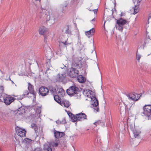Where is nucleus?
Segmentation results:
<instances>
[{
  "label": "nucleus",
  "instance_id": "nucleus-1",
  "mask_svg": "<svg viewBox=\"0 0 151 151\" xmlns=\"http://www.w3.org/2000/svg\"><path fill=\"white\" fill-rule=\"evenodd\" d=\"M83 58L81 57L73 55L72 61V67L70 69L69 75L71 78L77 76L79 74V71L77 69H80L82 67V61Z\"/></svg>",
  "mask_w": 151,
  "mask_h": 151
},
{
  "label": "nucleus",
  "instance_id": "nucleus-2",
  "mask_svg": "<svg viewBox=\"0 0 151 151\" xmlns=\"http://www.w3.org/2000/svg\"><path fill=\"white\" fill-rule=\"evenodd\" d=\"M141 114L143 116H145L148 119H151V105H145L143 108V111Z\"/></svg>",
  "mask_w": 151,
  "mask_h": 151
},
{
  "label": "nucleus",
  "instance_id": "nucleus-3",
  "mask_svg": "<svg viewBox=\"0 0 151 151\" xmlns=\"http://www.w3.org/2000/svg\"><path fill=\"white\" fill-rule=\"evenodd\" d=\"M67 93L69 95L72 96H76L75 95L78 94L80 93V90L79 88L74 85L70 87L67 90Z\"/></svg>",
  "mask_w": 151,
  "mask_h": 151
},
{
  "label": "nucleus",
  "instance_id": "nucleus-4",
  "mask_svg": "<svg viewBox=\"0 0 151 151\" xmlns=\"http://www.w3.org/2000/svg\"><path fill=\"white\" fill-rule=\"evenodd\" d=\"M116 22L117 24L116 25V28L122 32L123 28L124 25L127 23V21L122 18H120L116 21Z\"/></svg>",
  "mask_w": 151,
  "mask_h": 151
},
{
  "label": "nucleus",
  "instance_id": "nucleus-5",
  "mask_svg": "<svg viewBox=\"0 0 151 151\" xmlns=\"http://www.w3.org/2000/svg\"><path fill=\"white\" fill-rule=\"evenodd\" d=\"M92 104L93 106L95 107L94 108V111L96 112L99 111V108L98 106L99 102L98 100L95 97H92L91 98Z\"/></svg>",
  "mask_w": 151,
  "mask_h": 151
},
{
  "label": "nucleus",
  "instance_id": "nucleus-6",
  "mask_svg": "<svg viewBox=\"0 0 151 151\" xmlns=\"http://www.w3.org/2000/svg\"><path fill=\"white\" fill-rule=\"evenodd\" d=\"M75 119L73 120L74 122L81 121L82 119H86V116L85 114L80 113L75 115Z\"/></svg>",
  "mask_w": 151,
  "mask_h": 151
},
{
  "label": "nucleus",
  "instance_id": "nucleus-7",
  "mask_svg": "<svg viewBox=\"0 0 151 151\" xmlns=\"http://www.w3.org/2000/svg\"><path fill=\"white\" fill-rule=\"evenodd\" d=\"M15 130L17 134L20 137L25 136L26 131L24 129H22L18 127L15 128Z\"/></svg>",
  "mask_w": 151,
  "mask_h": 151
},
{
  "label": "nucleus",
  "instance_id": "nucleus-8",
  "mask_svg": "<svg viewBox=\"0 0 151 151\" xmlns=\"http://www.w3.org/2000/svg\"><path fill=\"white\" fill-rule=\"evenodd\" d=\"M48 92V89L45 87L42 86L40 88L39 93L42 96H44L47 95Z\"/></svg>",
  "mask_w": 151,
  "mask_h": 151
},
{
  "label": "nucleus",
  "instance_id": "nucleus-9",
  "mask_svg": "<svg viewBox=\"0 0 151 151\" xmlns=\"http://www.w3.org/2000/svg\"><path fill=\"white\" fill-rule=\"evenodd\" d=\"M15 99L14 98L9 96L4 99V102L6 105H9L14 101Z\"/></svg>",
  "mask_w": 151,
  "mask_h": 151
},
{
  "label": "nucleus",
  "instance_id": "nucleus-10",
  "mask_svg": "<svg viewBox=\"0 0 151 151\" xmlns=\"http://www.w3.org/2000/svg\"><path fill=\"white\" fill-rule=\"evenodd\" d=\"M28 89L30 93L32 95L34 98L35 99L36 93L34 91V86L29 82L28 83Z\"/></svg>",
  "mask_w": 151,
  "mask_h": 151
},
{
  "label": "nucleus",
  "instance_id": "nucleus-11",
  "mask_svg": "<svg viewBox=\"0 0 151 151\" xmlns=\"http://www.w3.org/2000/svg\"><path fill=\"white\" fill-rule=\"evenodd\" d=\"M137 94L135 93H130L129 94H127V96L128 98L129 99L136 101H137L139 99L136 98Z\"/></svg>",
  "mask_w": 151,
  "mask_h": 151
},
{
  "label": "nucleus",
  "instance_id": "nucleus-12",
  "mask_svg": "<svg viewBox=\"0 0 151 151\" xmlns=\"http://www.w3.org/2000/svg\"><path fill=\"white\" fill-rule=\"evenodd\" d=\"M54 134L55 138L58 139L63 137L65 135V133L63 132H60L55 130Z\"/></svg>",
  "mask_w": 151,
  "mask_h": 151
},
{
  "label": "nucleus",
  "instance_id": "nucleus-13",
  "mask_svg": "<svg viewBox=\"0 0 151 151\" xmlns=\"http://www.w3.org/2000/svg\"><path fill=\"white\" fill-rule=\"evenodd\" d=\"M95 32V29L94 28H92L90 30L86 32L85 34L88 35V37H91L94 35V33Z\"/></svg>",
  "mask_w": 151,
  "mask_h": 151
},
{
  "label": "nucleus",
  "instance_id": "nucleus-14",
  "mask_svg": "<svg viewBox=\"0 0 151 151\" xmlns=\"http://www.w3.org/2000/svg\"><path fill=\"white\" fill-rule=\"evenodd\" d=\"M60 104L62 106H64L65 107L68 108L70 106V104L69 101L67 100H63L62 102L60 103Z\"/></svg>",
  "mask_w": 151,
  "mask_h": 151
},
{
  "label": "nucleus",
  "instance_id": "nucleus-15",
  "mask_svg": "<svg viewBox=\"0 0 151 151\" xmlns=\"http://www.w3.org/2000/svg\"><path fill=\"white\" fill-rule=\"evenodd\" d=\"M58 91V96L61 97L64 95L65 91L63 89L61 88H59L57 89Z\"/></svg>",
  "mask_w": 151,
  "mask_h": 151
},
{
  "label": "nucleus",
  "instance_id": "nucleus-16",
  "mask_svg": "<svg viewBox=\"0 0 151 151\" xmlns=\"http://www.w3.org/2000/svg\"><path fill=\"white\" fill-rule=\"evenodd\" d=\"M86 95L88 97L91 98H92L93 97L92 95L93 94V92H92V91L90 90H86L85 91Z\"/></svg>",
  "mask_w": 151,
  "mask_h": 151
},
{
  "label": "nucleus",
  "instance_id": "nucleus-17",
  "mask_svg": "<svg viewBox=\"0 0 151 151\" xmlns=\"http://www.w3.org/2000/svg\"><path fill=\"white\" fill-rule=\"evenodd\" d=\"M60 143V141L58 139H56L55 141L51 142L49 143L50 145L53 147H57Z\"/></svg>",
  "mask_w": 151,
  "mask_h": 151
},
{
  "label": "nucleus",
  "instance_id": "nucleus-18",
  "mask_svg": "<svg viewBox=\"0 0 151 151\" xmlns=\"http://www.w3.org/2000/svg\"><path fill=\"white\" fill-rule=\"evenodd\" d=\"M77 76V79L79 82L83 83L85 81L86 79L82 75H80Z\"/></svg>",
  "mask_w": 151,
  "mask_h": 151
},
{
  "label": "nucleus",
  "instance_id": "nucleus-19",
  "mask_svg": "<svg viewBox=\"0 0 151 151\" xmlns=\"http://www.w3.org/2000/svg\"><path fill=\"white\" fill-rule=\"evenodd\" d=\"M47 31L46 28L44 27H40L39 29V33L40 35H43Z\"/></svg>",
  "mask_w": 151,
  "mask_h": 151
},
{
  "label": "nucleus",
  "instance_id": "nucleus-20",
  "mask_svg": "<svg viewBox=\"0 0 151 151\" xmlns=\"http://www.w3.org/2000/svg\"><path fill=\"white\" fill-rule=\"evenodd\" d=\"M51 145L50 144H46L44 145V150L46 151H52V148L51 147Z\"/></svg>",
  "mask_w": 151,
  "mask_h": 151
},
{
  "label": "nucleus",
  "instance_id": "nucleus-21",
  "mask_svg": "<svg viewBox=\"0 0 151 151\" xmlns=\"http://www.w3.org/2000/svg\"><path fill=\"white\" fill-rule=\"evenodd\" d=\"M132 131L134 134V136L135 138L139 136L140 132L136 129H133Z\"/></svg>",
  "mask_w": 151,
  "mask_h": 151
},
{
  "label": "nucleus",
  "instance_id": "nucleus-22",
  "mask_svg": "<svg viewBox=\"0 0 151 151\" xmlns=\"http://www.w3.org/2000/svg\"><path fill=\"white\" fill-rule=\"evenodd\" d=\"M54 98L55 100L59 104L61 103V98L58 95H54Z\"/></svg>",
  "mask_w": 151,
  "mask_h": 151
},
{
  "label": "nucleus",
  "instance_id": "nucleus-23",
  "mask_svg": "<svg viewBox=\"0 0 151 151\" xmlns=\"http://www.w3.org/2000/svg\"><path fill=\"white\" fill-rule=\"evenodd\" d=\"M59 81L60 82L63 81L65 78V76L64 75L59 74Z\"/></svg>",
  "mask_w": 151,
  "mask_h": 151
},
{
  "label": "nucleus",
  "instance_id": "nucleus-24",
  "mask_svg": "<svg viewBox=\"0 0 151 151\" xmlns=\"http://www.w3.org/2000/svg\"><path fill=\"white\" fill-rule=\"evenodd\" d=\"M68 114L70 117L71 119V120L72 122H73V120L75 119V116L72 114L70 112L68 111Z\"/></svg>",
  "mask_w": 151,
  "mask_h": 151
},
{
  "label": "nucleus",
  "instance_id": "nucleus-25",
  "mask_svg": "<svg viewBox=\"0 0 151 151\" xmlns=\"http://www.w3.org/2000/svg\"><path fill=\"white\" fill-rule=\"evenodd\" d=\"M31 127L33 129L35 132L37 130V127L36 124L34 123H32L31 124Z\"/></svg>",
  "mask_w": 151,
  "mask_h": 151
},
{
  "label": "nucleus",
  "instance_id": "nucleus-26",
  "mask_svg": "<svg viewBox=\"0 0 151 151\" xmlns=\"http://www.w3.org/2000/svg\"><path fill=\"white\" fill-rule=\"evenodd\" d=\"M57 124H65L66 123V122L65 119H63L62 121H60L59 120H58L56 121V122Z\"/></svg>",
  "mask_w": 151,
  "mask_h": 151
},
{
  "label": "nucleus",
  "instance_id": "nucleus-27",
  "mask_svg": "<svg viewBox=\"0 0 151 151\" xmlns=\"http://www.w3.org/2000/svg\"><path fill=\"white\" fill-rule=\"evenodd\" d=\"M141 58V55L139 54L137 52L136 54V59L137 60L138 62H139Z\"/></svg>",
  "mask_w": 151,
  "mask_h": 151
},
{
  "label": "nucleus",
  "instance_id": "nucleus-28",
  "mask_svg": "<svg viewBox=\"0 0 151 151\" xmlns=\"http://www.w3.org/2000/svg\"><path fill=\"white\" fill-rule=\"evenodd\" d=\"M36 113L38 114H40L41 112V108L38 107L36 109Z\"/></svg>",
  "mask_w": 151,
  "mask_h": 151
},
{
  "label": "nucleus",
  "instance_id": "nucleus-29",
  "mask_svg": "<svg viewBox=\"0 0 151 151\" xmlns=\"http://www.w3.org/2000/svg\"><path fill=\"white\" fill-rule=\"evenodd\" d=\"M138 12V10L137 9V7L135 6L134 7V14H135L136 13H137Z\"/></svg>",
  "mask_w": 151,
  "mask_h": 151
},
{
  "label": "nucleus",
  "instance_id": "nucleus-30",
  "mask_svg": "<svg viewBox=\"0 0 151 151\" xmlns=\"http://www.w3.org/2000/svg\"><path fill=\"white\" fill-rule=\"evenodd\" d=\"M44 42L46 43L47 44V36L46 35H44Z\"/></svg>",
  "mask_w": 151,
  "mask_h": 151
},
{
  "label": "nucleus",
  "instance_id": "nucleus-31",
  "mask_svg": "<svg viewBox=\"0 0 151 151\" xmlns=\"http://www.w3.org/2000/svg\"><path fill=\"white\" fill-rule=\"evenodd\" d=\"M65 32L68 34H71V32L69 30L68 27H67V29L66 30Z\"/></svg>",
  "mask_w": 151,
  "mask_h": 151
},
{
  "label": "nucleus",
  "instance_id": "nucleus-32",
  "mask_svg": "<svg viewBox=\"0 0 151 151\" xmlns=\"http://www.w3.org/2000/svg\"><path fill=\"white\" fill-rule=\"evenodd\" d=\"M29 92H28V91L27 90H26V91H25L24 93H23V95H27L29 94Z\"/></svg>",
  "mask_w": 151,
  "mask_h": 151
},
{
  "label": "nucleus",
  "instance_id": "nucleus-33",
  "mask_svg": "<svg viewBox=\"0 0 151 151\" xmlns=\"http://www.w3.org/2000/svg\"><path fill=\"white\" fill-rule=\"evenodd\" d=\"M34 151H42V150L40 148H37L35 149Z\"/></svg>",
  "mask_w": 151,
  "mask_h": 151
},
{
  "label": "nucleus",
  "instance_id": "nucleus-34",
  "mask_svg": "<svg viewBox=\"0 0 151 151\" xmlns=\"http://www.w3.org/2000/svg\"><path fill=\"white\" fill-rule=\"evenodd\" d=\"M0 90L1 91V93H2V92H3V91L4 90V89L3 87L2 86H1L0 87Z\"/></svg>",
  "mask_w": 151,
  "mask_h": 151
},
{
  "label": "nucleus",
  "instance_id": "nucleus-35",
  "mask_svg": "<svg viewBox=\"0 0 151 151\" xmlns=\"http://www.w3.org/2000/svg\"><path fill=\"white\" fill-rule=\"evenodd\" d=\"M62 43H63V44H64V45H65V46H66V45H68V44L67 43V42L66 41H65V42H61Z\"/></svg>",
  "mask_w": 151,
  "mask_h": 151
},
{
  "label": "nucleus",
  "instance_id": "nucleus-36",
  "mask_svg": "<svg viewBox=\"0 0 151 151\" xmlns=\"http://www.w3.org/2000/svg\"><path fill=\"white\" fill-rule=\"evenodd\" d=\"M26 141L28 142H30L32 141V140L28 138H26L25 140Z\"/></svg>",
  "mask_w": 151,
  "mask_h": 151
},
{
  "label": "nucleus",
  "instance_id": "nucleus-37",
  "mask_svg": "<svg viewBox=\"0 0 151 151\" xmlns=\"http://www.w3.org/2000/svg\"><path fill=\"white\" fill-rule=\"evenodd\" d=\"M99 122H101V121H99L97 122H95L94 123V124L96 125V126L98 124H99Z\"/></svg>",
  "mask_w": 151,
  "mask_h": 151
},
{
  "label": "nucleus",
  "instance_id": "nucleus-38",
  "mask_svg": "<svg viewBox=\"0 0 151 151\" xmlns=\"http://www.w3.org/2000/svg\"><path fill=\"white\" fill-rule=\"evenodd\" d=\"M76 35H78V30H77V29H76ZM72 35H73V34H72ZM73 35H75V34H73Z\"/></svg>",
  "mask_w": 151,
  "mask_h": 151
},
{
  "label": "nucleus",
  "instance_id": "nucleus-39",
  "mask_svg": "<svg viewBox=\"0 0 151 151\" xmlns=\"http://www.w3.org/2000/svg\"><path fill=\"white\" fill-rule=\"evenodd\" d=\"M93 11H94V13L95 14L97 13V9H96L93 10Z\"/></svg>",
  "mask_w": 151,
  "mask_h": 151
},
{
  "label": "nucleus",
  "instance_id": "nucleus-40",
  "mask_svg": "<svg viewBox=\"0 0 151 151\" xmlns=\"http://www.w3.org/2000/svg\"><path fill=\"white\" fill-rule=\"evenodd\" d=\"M94 51V53L96 54V52L95 51V48L94 47H93V50H92V51L91 52V53H92L93 51Z\"/></svg>",
  "mask_w": 151,
  "mask_h": 151
},
{
  "label": "nucleus",
  "instance_id": "nucleus-41",
  "mask_svg": "<svg viewBox=\"0 0 151 151\" xmlns=\"http://www.w3.org/2000/svg\"><path fill=\"white\" fill-rule=\"evenodd\" d=\"M106 17V14L104 13V17Z\"/></svg>",
  "mask_w": 151,
  "mask_h": 151
},
{
  "label": "nucleus",
  "instance_id": "nucleus-42",
  "mask_svg": "<svg viewBox=\"0 0 151 151\" xmlns=\"http://www.w3.org/2000/svg\"><path fill=\"white\" fill-rule=\"evenodd\" d=\"M124 15V14H123L122 12L121 13V16H123Z\"/></svg>",
  "mask_w": 151,
  "mask_h": 151
},
{
  "label": "nucleus",
  "instance_id": "nucleus-43",
  "mask_svg": "<svg viewBox=\"0 0 151 151\" xmlns=\"http://www.w3.org/2000/svg\"><path fill=\"white\" fill-rule=\"evenodd\" d=\"M9 79H10V81H11L12 82V83H14L13 81H12V80H11L10 78H9Z\"/></svg>",
  "mask_w": 151,
  "mask_h": 151
},
{
  "label": "nucleus",
  "instance_id": "nucleus-44",
  "mask_svg": "<svg viewBox=\"0 0 151 151\" xmlns=\"http://www.w3.org/2000/svg\"><path fill=\"white\" fill-rule=\"evenodd\" d=\"M95 20V19L94 18L92 20H91V21H94Z\"/></svg>",
  "mask_w": 151,
  "mask_h": 151
},
{
  "label": "nucleus",
  "instance_id": "nucleus-45",
  "mask_svg": "<svg viewBox=\"0 0 151 151\" xmlns=\"http://www.w3.org/2000/svg\"><path fill=\"white\" fill-rule=\"evenodd\" d=\"M117 151H122L120 150H117Z\"/></svg>",
  "mask_w": 151,
  "mask_h": 151
},
{
  "label": "nucleus",
  "instance_id": "nucleus-46",
  "mask_svg": "<svg viewBox=\"0 0 151 151\" xmlns=\"http://www.w3.org/2000/svg\"><path fill=\"white\" fill-rule=\"evenodd\" d=\"M150 18H151V17H149L148 19H149Z\"/></svg>",
  "mask_w": 151,
  "mask_h": 151
},
{
  "label": "nucleus",
  "instance_id": "nucleus-47",
  "mask_svg": "<svg viewBox=\"0 0 151 151\" xmlns=\"http://www.w3.org/2000/svg\"><path fill=\"white\" fill-rule=\"evenodd\" d=\"M36 1H40L41 0H36Z\"/></svg>",
  "mask_w": 151,
  "mask_h": 151
},
{
  "label": "nucleus",
  "instance_id": "nucleus-48",
  "mask_svg": "<svg viewBox=\"0 0 151 151\" xmlns=\"http://www.w3.org/2000/svg\"><path fill=\"white\" fill-rule=\"evenodd\" d=\"M50 91H53V90H52V91L50 90Z\"/></svg>",
  "mask_w": 151,
  "mask_h": 151
},
{
  "label": "nucleus",
  "instance_id": "nucleus-49",
  "mask_svg": "<svg viewBox=\"0 0 151 151\" xmlns=\"http://www.w3.org/2000/svg\"><path fill=\"white\" fill-rule=\"evenodd\" d=\"M117 147H116V150H117Z\"/></svg>",
  "mask_w": 151,
  "mask_h": 151
},
{
  "label": "nucleus",
  "instance_id": "nucleus-50",
  "mask_svg": "<svg viewBox=\"0 0 151 151\" xmlns=\"http://www.w3.org/2000/svg\"><path fill=\"white\" fill-rule=\"evenodd\" d=\"M65 111H66V110H65Z\"/></svg>",
  "mask_w": 151,
  "mask_h": 151
},
{
  "label": "nucleus",
  "instance_id": "nucleus-51",
  "mask_svg": "<svg viewBox=\"0 0 151 151\" xmlns=\"http://www.w3.org/2000/svg\"><path fill=\"white\" fill-rule=\"evenodd\" d=\"M62 12H63V10L62 11Z\"/></svg>",
  "mask_w": 151,
  "mask_h": 151
}]
</instances>
